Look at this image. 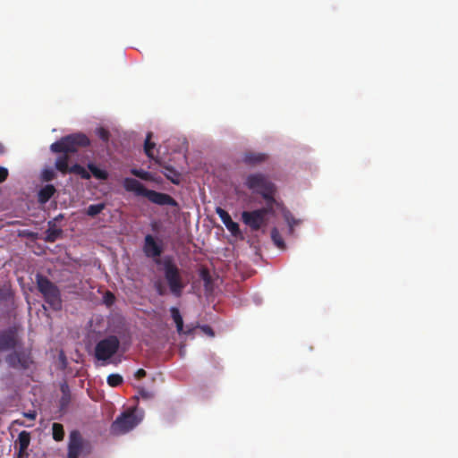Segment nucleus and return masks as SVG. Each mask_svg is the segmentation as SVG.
Returning a JSON list of instances; mask_svg holds the SVG:
<instances>
[{"instance_id":"f257e3e1","label":"nucleus","mask_w":458,"mask_h":458,"mask_svg":"<svg viewBox=\"0 0 458 458\" xmlns=\"http://www.w3.org/2000/svg\"><path fill=\"white\" fill-rule=\"evenodd\" d=\"M155 262L157 264H162L164 278L171 294L175 298L182 297L187 284L182 278L181 269L178 267L174 259L171 257H165L163 260L157 259Z\"/></svg>"},{"instance_id":"f03ea898","label":"nucleus","mask_w":458,"mask_h":458,"mask_svg":"<svg viewBox=\"0 0 458 458\" xmlns=\"http://www.w3.org/2000/svg\"><path fill=\"white\" fill-rule=\"evenodd\" d=\"M245 185L253 192L260 194L267 205L276 203L275 193L276 188L267 175L261 173L250 174L245 180Z\"/></svg>"},{"instance_id":"7ed1b4c3","label":"nucleus","mask_w":458,"mask_h":458,"mask_svg":"<svg viewBox=\"0 0 458 458\" xmlns=\"http://www.w3.org/2000/svg\"><path fill=\"white\" fill-rule=\"evenodd\" d=\"M37 288L42 294L44 301L55 311H59L63 307L60 289L47 276L38 274L36 276Z\"/></svg>"},{"instance_id":"20e7f679","label":"nucleus","mask_w":458,"mask_h":458,"mask_svg":"<svg viewBox=\"0 0 458 458\" xmlns=\"http://www.w3.org/2000/svg\"><path fill=\"white\" fill-rule=\"evenodd\" d=\"M90 140L84 133L78 132L62 137L50 146L54 153H76L81 148L88 147Z\"/></svg>"},{"instance_id":"39448f33","label":"nucleus","mask_w":458,"mask_h":458,"mask_svg":"<svg viewBox=\"0 0 458 458\" xmlns=\"http://www.w3.org/2000/svg\"><path fill=\"white\" fill-rule=\"evenodd\" d=\"M91 451V443L84 439L79 431L73 430L70 433L67 458H79L80 455L87 456Z\"/></svg>"},{"instance_id":"423d86ee","label":"nucleus","mask_w":458,"mask_h":458,"mask_svg":"<svg viewBox=\"0 0 458 458\" xmlns=\"http://www.w3.org/2000/svg\"><path fill=\"white\" fill-rule=\"evenodd\" d=\"M274 205H267L265 208L255 209L252 211H243L242 213V222L248 225L252 231H258L266 224V216L267 214L274 212Z\"/></svg>"},{"instance_id":"0eeeda50","label":"nucleus","mask_w":458,"mask_h":458,"mask_svg":"<svg viewBox=\"0 0 458 458\" xmlns=\"http://www.w3.org/2000/svg\"><path fill=\"white\" fill-rule=\"evenodd\" d=\"M120 347V341L115 335H109L100 340L95 346V357L98 360L106 361L112 358Z\"/></svg>"},{"instance_id":"6e6552de","label":"nucleus","mask_w":458,"mask_h":458,"mask_svg":"<svg viewBox=\"0 0 458 458\" xmlns=\"http://www.w3.org/2000/svg\"><path fill=\"white\" fill-rule=\"evenodd\" d=\"M140 420L137 417L134 410H128L118 416L111 425V431L114 434H125L134 428Z\"/></svg>"},{"instance_id":"1a4fd4ad","label":"nucleus","mask_w":458,"mask_h":458,"mask_svg":"<svg viewBox=\"0 0 458 458\" xmlns=\"http://www.w3.org/2000/svg\"><path fill=\"white\" fill-rule=\"evenodd\" d=\"M6 362L11 368L27 369L32 363L30 352L21 350L14 351L5 358Z\"/></svg>"},{"instance_id":"9d476101","label":"nucleus","mask_w":458,"mask_h":458,"mask_svg":"<svg viewBox=\"0 0 458 458\" xmlns=\"http://www.w3.org/2000/svg\"><path fill=\"white\" fill-rule=\"evenodd\" d=\"M19 344V338L15 329L8 328L0 331V352L15 349Z\"/></svg>"},{"instance_id":"9b49d317","label":"nucleus","mask_w":458,"mask_h":458,"mask_svg":"<svg viewBox=\"0 0 458 458\" xmlns=\"http://www.w3.org/2000/svg\"><path fill=\"white\" fill-rule=\"evenodd\" d=\"M143 251L148 258H159L163 252V246L155 241L151 234L144 238Z\"/></svg>"},{"instance_id":"f8f14e48","label":"nucleus","mask_w":458,"mask_h":458,"mask_svg":"<svg viewBox=\"0 0 458 458\" xmlns=\"http://www.w3.org/2000/svg\"><path fill=\"white\" fill-rule=\"evenodd\" d=\"M216 213L218 215L223 224L225 225L226 229L232 233L233 236L238 237L242 235L239 225L232 220L231 216L226 210L220 207H217L216 208Z\"/></svg>"},{"instance_id":"ddd939ff","label":"nucleus","mask_w":458,"mask_h":458,"mask_svg":"<svg viewBox=\"0 0 458 458\" xmlns=\"http://www.w3.org/2000/svg\"><path fill=\"white\" fill-rule=\"evenodd\" d=\"M152 203L161 206H175L176 201L173 197L166 193L158 192L153 190H148L145 196Z\"/></svg>"},{"instance_id":"4468645a","label":"nucleus","mask_w":458,"mask_h":458,"mask_svg":"<svg viewBox=\"0 0 458 458\" xmlns=\"http://www.w3.org/2000/svg\"><path fill=\"white\" fill-rule=\"evenodd\" d=\"M268 156L266 153L247 151L244 153L242 161L244 164L251 166H256L266 162Z\"/></svg>"},{"instance_id":"2eb2a0df","label":"nucleus","mask_w":458,"mask_h":458,"mask_svg":"<svg viewBox=\"0 0 458 458\" xmlns=\"http://www.w3.org/2000/svg\"><path fill=\"white\" fill-rule=\"evenodd\" d=\"M123 187L127 191L134 192L136 195L143 197L148 191L140 182L130 177L123 180Z\"/></svg>"},{"instance_id":"dca6fc26","label":"nucleus","mask_w":458,"mask_h":458,"mask_svg":"<svg viewBox=\"0 0 458 458\" xmlns=\"http://www.w3.org/2000/svg\"><path fill=\"white\" fill-rule=\"evenodd\" d=\"M170 313H171V317H172L173 320L175 323L176 330H177L178 334H180V335L181 334H184V335L191 334V329H188V330L183 329V319L180 313L179 309L176 307H172L170 309Z\"/></svg>"},{"instance_id":"f3484780","label":"nucleus","mask_w":458,"mask_h":458,"mask_svg":"<svg viewBox=\"0 0 458 458\" xmlns=\"http://www.w3.org/2000/svg\"><path fill=\"white\" fill-rule=\"evenodd\" d=\"M56 192V189L53 184H47L42 187L38 193V201L40 204H46Z\"/></svg>"},{"instance_id":"a211bd4d","label":"nucleus","mask_w":458,"mask_h":458,"mask_svg":"<svg viewBox=\"0 0 458 458\" xmlns=\"http://www.w3.org/2000/svg\"><path fill=\"white\" fill-rule=\"evenodd\" d=\"M30 443V434L27 431H21L18 435L16 445L19 449V457H21L28 449Z\"/></svg>"},{"instance_id":"6ab92c4d","label":"nucleus","mask_w":458,"mask_h":458,"mask_svg":"<svg viewBox=\"0 0 458 458\" xmlns=\"http://www.w3.org/2000/svg\"><path fill=\"white\" fill-rule=\"evenodd\" d=\"M159 165L163 167L162 173L167 180L176 185L180 183L181 174L177 170L171 165H163L161 163Z\"/></svg>"},{"instance_id":"aec40b11","label":"nucleus","mask_w":458,"mask_h":458,"mask_svg":"<svg viewBox=\"0 0 458 458\" xmlns=\"http://www.w3.org/2000/svg\"><path fill=\"white\" fill-rule=\"evenodd\" d=\"M48 225L49 228L46 231L45 241L54 242L62 235L63 231L60 228H56L53 221H49Z\"/></svg>"},{"instance_id":"412c9836","label":"nucleus","mask_w":458,"mask_h":458,"mask_svg":"<svg viewBox=\"0 0 458 458\" xmlns=\"http://www.w3.org/2000/svg\"><path fill=\"white\" fill-rule=\"evenodd\" d=\"M68 162H69L68 154L63 153L62 156H60L56 158L55 166L60 173H62L63 174H65L69 173L70 167H71L68 165Z\"/></svg>"},{"instance_id":"4be33fe9","label":"nucleus","mask_w":458,"mask_h":458,"mask_svg":"<svg viewBox=\"0 0 458 458\" xmlns=\"http://www.w3.org/2000/svg\"><path fill=\"white\" fill-rule=\"evenodd\" d=\"M151 137H152V133L148 132L147 137H146V140H145L144 150H145L146 155L149 158H152V159H154L156 161V163L160 164V161L154 157L153 149H154L156 144L154 142L150 141Z\"/></svg>"},{"instance_id":"5701e85b","label":"nucleus","mask_w":458,"mask_h":458,"mask_svg":"<svg viewBox=\"0 0 458 458\" xmlns=\"http://www.w3.org/2000/svg\"><path fill=\"white\" fill-rule=\"evenodd\" d=\"M88 168L93 174V176L99 180H106L108 178V174L106 171L98 168L93 163L88 164Z\"/></svg>"},{"instance_id":"b1692460","label":"nucleus","mask_w":458,"mask_h":458,"mask_svg":"<svg viewBox=\"0 0 458 458\" xmlns=\"http://www.w3.org/2000/svg\"><path fill=\"white\" fill-rule=\"evenodd\" d=\"M52 435H53V438L57 442L64 440V426L57 422L53 423Z\"/></svg>"},{"instance_id":"393cba45","label":"nucleus","mask_w":458,"mask_h":458,"mask_svg":"<svg viewBox=\"0 0 458 458\" xmlns=\"http://www.w3.org/2000/svg\"><path fill=\"white\" fill-rule=\"evenodd\" d=\"M70 174H75L80 175L82 179H90V174L81 165L75 164L70 167Z\"/></svg>"},{"instance_id":"a878e982","label":"nucleus","mask_w":458,"mask_h":458,"mask_svg":"<svg viewBox=\"0 0 458 458\" xmlns=\"http://www.w3.org/2000/svg\"><path fill=\"white\" fill-rule=\"evenodd\" d=\"M105 203L89 205L86 210V214L89 216L94 217L97 215L100 214L105 209Z\"/></svg>"},{"instance_id":"bb28decb","label":"nucleus","mask_w":458,"mask_h":458,"mask_svg":"<svg viewBox=\"0 0 458 458\" xmlns=\"http://www.w3.org/2000/svg\"><path fill=\"white\" fill-rule=\"evenodd\" d=\"M131 174L132 175H134L138 178H140L142 180H145V181H153L154 180L153 175L149 172H147L142 169L132 168L131 170Z\"/></svg>"},{"instance_id":"cd10ccee","label":"nucleus","mask_w":458,"mask_h":458,"mask_svg":"<svg viewBox=\"0 0 458 458\" xmlns=\"http://www.w3.org/2000/svg\"><path fill=\"white\" fill-rule=\"evenodd\" d=\"M271 239L278 248H284V242L283 240V237L281 236L279 231L276 228H273L271 230Z\"/></svg>"},{"instance_id":"c85d7f7f","label":"nucleus","mask_w":458,"mask_h":458,"mask_svg":"<svg viewBox=\"0 0 458 458\" xmlns=\"http://www.w3.org/2000/svg\"><path fill=\"white\" fill-rule=\"evenodd\" d=\"M107 384L112 387L119 386L123 379V377L119 374H111L107 377Z\"/></svg>"},{"instance_id":"c756f323","label":"nucleus","mask_w":458,"mask_h":458,"mask_svg":"<svg viewBox=\"0 0 458 458\" xmlns=\"http://www.w3.org/2000/svg\"><path fill=\"white\" fill-rule=\"evenodd\" d=\"M55 172L54 171L53 168L51 167H48V168H45L42 172H41V180L43 182H51L53 181L55 178Z\"/></svg>"},{"instance_id":"7c9ffc66","label":"nucleus","mask_w":458,"mask_h":458,"mask_svg":"<svg viewBox=\"0 0 458 458\" xmlns=\"http://www.w3.org/2000/svg\"><path fill=\"white\" fill-rule=\"evenodd\" d=\"M154 289L159 296H165L167 293L166 287L160 280L154 283Z\"/></svg>"},{"instance_id":"2f4dec72","label":"nucleus","mask_w":458,"mask_h":458,"mask_svg":"<svg viewBox=\"0 0 458 458\" xmlns=\"http://www.w3.org/2000/svg\"><path fill=\"white\" fill-rule=\"evenodd\" d=\"M96 132L99 139H101L104 142L109 141L110 132L106 129L100 127L97 129Z\"/></svg>"},{"instance_id":"473e14b6","label":"nucleus","mask_w":458,"mask_h":458,"mask_svg":"<svg viewBox=\"0 0 458 458\" xmlns=\"http://www.w3.org/2000/svg\"><path fill=\"white\" fill-rule=\"evenodd\" d=\"M114 295L107 291L105 295H104V302L107 305V306H111L114 302Z\"/></svg>"},{"instance_id":"72a5a7b5","label":"nucleus","mask_w":458,"mask_h":458,"mask_svg":"<svg viewBox=\"0 0 458 458\" xmlns=\"http://www.w3.org/2000/svg\"><path fill=\"white\" fill-rule=\"evenodd\" d=\"M8 169L4 166H0V183L4 182L8 178Z\"/></svg>"},{"instance_id":"f704fd0d","label":"nucleus","mask_w":458,"mask_h":458,"mask_svg":"<svg viewBox=\"0 0 458 458\" xmlns=\"http://www.w3.org/2000/svg\"><path fill=\"white\" fill-rule=\"evenodd\" d=\"M147 375L146 371L143 369H139L135 374H134V377L138 380L145 377Z\"/></svg>"},{"instance_id":"c9c22d12","label":"nucleus","mask_w":458,"mask_h":458,"mask_svg":"<svg viewBox=\"0 0 458 458\" xmlns=\"http://www.w3.org/2000/svg\"><path fill=\"white\" fill-rule=\"evenodd\" d=\"M24 416L26 418L30 419V420H35L36 416H37V413H36V411H29V412L24 413Z\"/></svg>"},{"instance_id":"e433bc0d","label":"nucleus","mask_w":458,"mask_h":458,"mask_svg":"<svg viewBox=\"0 0 458 458\" xmlns=\"http://www.w3.org/2000/svg\"><path fill=\"white\" fill-rule=\"evenodd\" d=\"M4 152H5V148H4V144H3V143H0V155L4 154Z\"/></svg>"},{"instance_id":"4c0bfd02","label":"nucleus","mask_w":458,"mask_h":458,"mask_svg":"<svg viewBox=\"0 0 458 458\" xmlns=\"http://www.w3.org/2000/svg\"><path fill=\"white\" fill-rule=\"evenodd\" d=\"M204 331L208 333V334L213 335L212 329L209 327H204Z\"/></svg>"},{"instance_id":"58836bf2","label":"nucleus","mask_w":458,"mask_h":458,"mask_svg":"<svg viewBox=\"0 0 458 458\" xmlns=\"http://www.w3.org/2000/svg\"><path fill=\"white\" fill-rule=\"evenodd\" d=\"M206 276H208V273H207V272H203V273H202V277H203V279H206Z\"/></svg>"},{"instance_id":"ea45409f","label":"nucleus","mask_w":458,"mask_h":458,"mask_svg":"<svg viewBox=\"0 0 458 458\" xmlns=\"http://www.w3.org/2000/svg\"><path fill=\"white\" fill-rule=\"evenodd\" d=\"M62 217H63V216H62V215H59V216L55 218V220H57V219H61Z\"/></svg>"},{"instance_id":"a19ab883","label":"nucleus","mask_w":458,"mask_h":458,"mask_svg":"<svg viewBox=\"0 0 458 458\" xmlns=\"http://www.w3.org/2000/svg\"><path fill=\"white\" fill-rule=\"evenodd\" d=\"M286 221H288V224H289L291 226L293 225L292 222H291V221H289V218H286Z\"/></svg>"},{"instance_id":"79ce46f5","label":"nucleus","mask_w":458,"mask_h":458,"mask_svg":"<svg viewBox=\"0 0 458 458\" xmlns=\"http://www.w3.org/2000/svg\"><path fill=\"white\" fill-rule=\"evenodd\" d=\"M286 221H288V224H289L291 226L293 225L292 222H291V221H289V218H286Z\"/></svg>"},{"instance_id":"37998d69","label":"nucleus","mask_w":458,"mask_h":458,"mask_svg":"<svg viewBox=\"0 0 458 458\" xmlns=\"http://www.w3.org/2000/svg\"><path fill=\"white\" fill-rule=\"evenodd\" d=\"M64 387H67V386H62V391L64 392Z\"/></svg>"}]
</instances>
